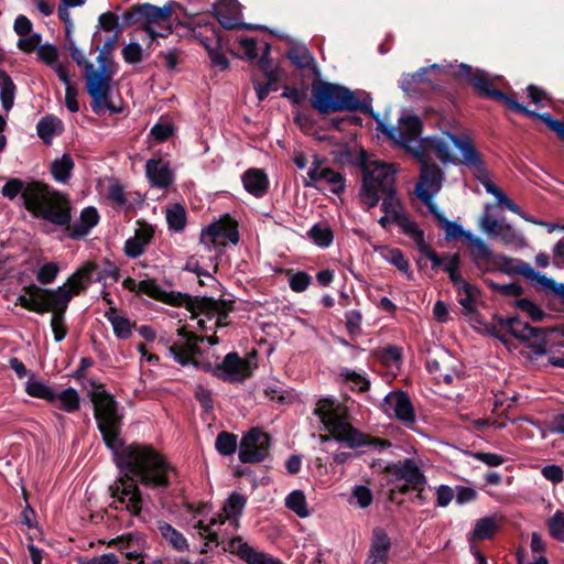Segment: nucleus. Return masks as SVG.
Instances as JSON below:
<instances>
[{
	"label": "nucleus",
	"mask_w": 564,
	"mask_h": 564,
	"mask_svg": "<svg viewBox=\"0 0 564 564\" xmlns=\"http://www.w3.org/2000/svg\"><path fill=\"white\" fill-rule=\"evenodd\" d=\"M98 388L101 390L89 394L94 417L106 447L115 455L117 467L124 473L109 486L110 497L113 498L109 507L126 510L130 516L139 518L143 509L140 485L163 492L171 486V477L178 476V470L152 445H124L120 437L123 416L119 413V403L104 389V384Z\"/></svg>",
	"instance_id": "f257e3e1"
},
{
	"label": "nucleus",
	"mask_w": 564,
	"mask_h": 564,
	"mask_svg": "<svg viewBox=\"0 0 564 564\" xmlns=\"http://www.w3.org/2000/svg\"><path fill=\"white\" fill-rule=\"evenodd\" d=\"M118 35L113 34L101 47L96 46V50H99L96 58L98 68H95L93 63L86 65L85 89L91 98V110L98 116L102 115L105 110H109L111 113L120 112V109L110 100L111 83L118 69L112 56L118 45Z\"/></svg>",
	"instance_id": "f03ea898"
},
{
	"label": "nucleus",
	"mask_w": 564,
	"mask_h": 564,
	"mask_svg": "<svg viewBox=\"0 0 564 564\" xmlns=\"http://www.w3.org/2000/svg\"><path fill=\"white\" fill-rule=\"evenodd\" d=\"M311 94V106L321 115L359 111L378 120V112L371 106L372 98L365 90H350L343 85L314 80Z\"/></svg>",
	"instance_id": "7ed1b4c3"
},
{
	"label": "nucleus",
	"mask_w": 564,
	"mask_h": 564,
	"mask_svg": "<svg viewBox=\"0 0 564 564\" xmlns=\"http://www.w3.org/2000/svg\"><path fill=\"white\" fill-rule=\"evenodd\" d=\"M314 414L321 419L325 429L333 433L335 441L346 444L351 449L362 446H373L379 449H386L391 446L389 440L373 437L348 423L347 408L337 403L332 398L318 400L314 409Z\"/></svg>",
	"instance_id": "20e7f679"
},
{
	"label": "nucleus",
	"mask_w": 564,
	"mask_h": 564,
	"mask_svg": "<svg viewBox=\"0 0 564 564\" xmlns=\"http://www.w3.org/2000/svg\"><path fill=\"white\" fill-rule=\"evenodd\" d=\"M22 291L24 293L17 297L14 305L37 314L51 312L54 340L56 343L64 340L68 333L65 315L70 302V294L63 289L53 291V289L42 288L34 283L24 285Z\"/></svg>",
	"instance_id": "39448f33"
},
{
	"label": "nucleus",
	"mask_w": 564,
	"mask_h": 564,
	"mask_svg": "<svg viewBox=\"0 0 564 564\" xmlns=\"http://www.w3.org/2000/svg\"><path fill=\"white\" fill-rule=\"evenodd\" d=\"M25 209L34 217L46 220L65 230L72 221V202L64 194L41 181L29 182L24 193Z\"/></svg>",
	"instance_id": "423d86ee"
},
{
	"label": "nucleus",
	"mask_w": 564,
	"mask_h": 564,
	"mask_svg": "<svg viewBox=\"0 0 564 564\" xmlns=\"http://www.w3.org/2000/svg\"><path fill=\"white\" fill-rule=\"evenodd\" d=\"M361 174L358 198L365 212L375 208L383 195L397 189L395 170L392 164L371 160Z\"/></svg>",
	"instance_id": "0eeeda50"
},
{
	"label": "nucleus",
	"mask_w": 564,
	"mask_h": 564,
	"mask_svg": "<svg viewBox=\"0 0 564 564\" xmlns=\"http://www.w3.org/2000/svg\"><path fill=\"white\" fill-rule=\"evenodd\" d=\"M160 14L158 6L149 2L133 4L122 13L123 26L139 25L152 41L156 37H166L173 32L172 25H163Z\"/></svg>",
	"instance_id": "6e6552de"
},
{
	"label": "nucleus",
	"mask_w": 564,
	"mask_h": 564,
	"mask_svg": "<svg viewBox=\"0 0 564 564\" xmlns=\"http://www.w3.org/2000/svg\"><path fill=\"white\" fill-rule=\"evenodd\" d=\"M377 130L388 139L399 144L409 152H412L410 143L421 137L423 130L422 120L415 115L403 116L399 119V127L387 126L378 113Z\"/></svg>",
	"instance_id": "1a4fd4ad"
},
{
	"label": "nucleus",
	"mask_w": 564,
	"mask_h": 564,
	"mask_svg": "<svg viewBox=\"0 0 564 564\" xmlns=\"http://www.w3.org/2000/svg\"><path fill=\"white\" fill-rule=\"evenodd\" d=\"M454 77L458 82L465 80L471 85L479 97L503 104L509 97V95L492 86L490 75L484 69L473 68L467 64H460L457 70L454 72Z\"/></svg>",
	"instance_id": "9d476101"
},
{
	"label": "nucleus",
	"mask_w": 564,
	"mask_h": 564,
	"mask_svg": "<svg viewBox=\"0 0 564 564\" xmlns=\"http://www.w3.org/2000/svg\"><path fill=\"white\" fill-rule=\"evenodd\" d=\"M272 437L259 427L250 429L241 438L239 460L243 464L263 462L270 454Z\"/></svg>",
	"instance_id": "9b49d317"
},
{
	"label": "nucleus",
	"mask_w": 564,
	"mask_h": 564,
	"mask_svg": "<svg viewBox=\"0 0 564 564\" xmlns=\"http://www.w3.org/2000/svg\"><path fill=\"white\" fill-rule=\"evenodd\" d=\"M193 36L205 47L212 64L219 66L221 70L229 67V61L223 53V31L215 24L198 25L193 29Z\"/></svg>",
	"instance_id": "f8f14e48"
},
{
	"label": "nucleus",
	"mask_w": 564,
	"mask_h": 564,
	"mask_svg": "<svg viewBox=\"0 0 564 564\" xmlns=\"http://www.w3.org/2000/svg\"><path fill=\"white\" fill-rule=\"evenodd\" d=\"M239 240L238 223L228 214L203 229L200 235L204 243L226 246L227 242L237 245Z\"/></svg>",
	"instance_id": "ddd939ff"
},
{
	"label": "nucleus",
	"mask_w": 564,
	"mask_h": 564,
	"mask_svg": "<svg viewBox=\"0 0 564 564\" xmlns=\"http://www.w3.org/2000/svg\"><path fill=\"white\" fill-rule=\"evenodd\" d=\"M381 409L387 415L394 416L405 426H411L416 422L413 403L408 392L403 390L389 392L383 399Z\"/></svg>",
	"instance_id": "4468645a"
},
{
	"label": "nucleus",
	"mask_w": 564,
	"mask_h": 564,
	"mask_svg": "<svg viewBox=\"0 0 564 564\" xmlns=\"http://www.w3.org/2000/svg\"><path fill=\"white\" fill-rule=\"evenodd\" d=\"M382 473L391 477L389 482L395 484L404 480V482L413 485V489L421 488L427 482L425 475L413 458L389 463L383 467Z\"/></svg>",
	"instance_id": "2eb2a0df"
},
{
	"label": "nucleus",
	"mask_w": 564,
	"mask_h": 564,
	"mask_svg": "<svg viewBox=\"0 0 564 564\" xmlns=\"http://www.w3.org/2000/svg\"><path fill=\"white\" fill-rule=\"evenodd\" d=\"M224 550L237 555L247 564H283L280 558L269 553L257 551L239 535L230 539Z\"/></svg>",
	"instance_id": "dca6fc26"
},
{
	"label": "nucleus",
	"mask_w": 564,
	"mask_h": 564,
	"mask_svg": "<svg viewBox=\"0 0 564 564\" xmlns=\"http://www.w3.org/2000/svg\"><path fill=\"white\" fill-rule=\"evenodd\" d=\"M494 321L500 328L507 330L512 337L519 339L522 343H527L532 337H539L544 333V327L531 326L528 322L522 321L518 314L501 316L499 314L494 315Z\"/></svg>",
	"instance_id": "f3484780"
},
{
	"label": "nucleus",
	"mask_w": 564,
	"mask_h": 564,
	"mask_svg": "<svg viewBox=\"0 0 564 564\" xmlns=\"http://www.w3.org/2000/svg\"><path fill=\"white\" fill-rule=\"evenodd\" d=\"M217 369V378L228 382H242L251 376L249 362L236 351L228 352Z\"/></svg>",
	"instance_id": "a211bd4d"
},
{
	"label": "nucleus",
	"mask_w": 564,
	"mask_h": 564,
	"mask_svg": "<svg viewBox=\"0 0 564 564\" xmlns=\"http://www.w3.org/2000/svg\"><path fill=\"white\" fill-rule=\"evenodd\" d=\"M97 269L98 264L96 262H85L70 276H68L63 285L58 286L54 291H59L63 289L70 294L72 300L73 296L80 294L88 288L91 282L93 274L97 271Z\"/></svg>",
	"instance_id": "6ab92c4d"
},
{
	"label": "nucleus",
	"mask_w": 564,
	"mask_h": 564,
	"mask_svg": "<svg viewBox=\"0 0 564 564\" xmlns=\"http://www.w3.org/2000/svg\"><path fill=\"white\" fill-rule=\"evenodd\" d=\"M468 256L475 267L482 273L491 271V263L495 257L494 250L478 236L468 235Z\"/></svg>",
	"instance_id": "aec40b11"
},
{
	"label": "nucleus",
	"mask_w": 564,
	"mask_h": 564,
	"mask_svg": "<svg viewBox=\"0 0 564 564\" xmlns=\"http://www.w3.org/2000/svg\"><path fill=\"white\" fill-rule=\"evenodd\" d=\"M145 175L153 187L169 188L173 181V173L167 162L161 159H149L145 163Z\"/></svg>",
	"instance_id": "412c9836"
},
{
	"label": "nucleus",
	"mask_w": 564,
	"mask_h": 564,
	"mask_svg": "<svg viewBox=\"0 0 564 564\" xmlns=\"http://www.w3.org/2000/svg\"><path fill=\"white\" fill-rule=\"evenodd\" d=\"M100 216L96 207L88 206L80 212L79 221L69 223L66 231L69 238L79 240L86 237L99 223Z\"/></svg>",
	"instance_id": "4be33fe9"
},
{
	"label": "nucleus",
	"mask_w": 564,
	"mask_h": 564,
	"mask_svg": "<svg viewBox=\"0 0 564 564\" xmlns=\"http://www.w3.org/2000/svg\"><path fill=\"white\" fill-rule=\"evenodd\" d=\"M214 15L225 30H236L241 15L240 3L238 0H218Z\"/></svg>",
	"instance_id": "5701e85b"
},
{
	"label": "nucleus",
	"mask_w": 564,
	"mask_h": 564,
	"mask_svg": "<svg viewBox=\"0 0 564 564\" xmlns=\"http://www.w3.org/2000/svg\"><path fill=\"white\" fill-rule=\"evenodd\" d=\"M182 295L183 299H178L181 303L177 306H184L193 315L205 314L212 318L219 308V302L214 297L192 296L187 293H182Z\"/></svg>",
	"instance_id": "b1692460"
},
{
	"label": "nucleus",
	"mask_w": 564,
	"mask_h": 564,
	"mask_svg": "<svg viewBox=\"0 0 564 564\" xmlns=\"http://www.w3.org/2000/svg\"><path fill=\"white\" fill-rule=\"evenodd\" d=\"M491 265L496 267L500 272L512 275L520 274L527 279L533 280L538 283V276H530L525 270H530L533 273H540L535 271L528 262L523 260L512 259L508 256L495 253Z\"/></svg>",
	"instance_id": "393cba45"
},
{
	"label": "nucleus",
	"mask_w": 564,
	"mask_h": 564,
	"mask_svg": "<svg viewBox=\"0 0 564 564\" xmlns=\"http://www.w3.org/2000/svg\"><path fill=\"white\" fill-rule=\"evenodd\" d=\"M138 292L172 306L180 305L178 299H183L181 292L164 291L153 279L138 282Z\"/></svg>",
	"instance_id": "a878e982"
},
{
	"label": "nucleus",
	"mask_w": 564,
	"mask_h": 564,
	"mask_svg": "<svg viewBox=\"0 0 564 564\" xmlns=\"http://www.w3.org/2000/svg\"><path fill=\"white\" fill-rule=\"evenodd\" d=\"M241 180L245 189L254 197L261 198L268 193L269 180L263 170L251 167L242 174Z\"/></svg>",
	"instance_id": "bb28decb"
},
{
	"label": "nucleus",
	"mask_w": 564,
	"mask_h": 564,
	"mask_svg": "<svg viewBox=\"0 0 564 564\" xmlns=\"http://www.w3.org/2000/svg\"><path fill=\"white\" fill-rule=\"evenodd\" d=\"M448 138L453 145L460 152V163L465 166L475 165L482 160V155L468 137L449 133Z\"/></svg>",
	"instance_id": "cd10ccee"
},
{
	"label": "nucleus",
	"mask_w": 564,
	"mask_h": 564,
	"mask_svg": "<svg viewBox=\"0 0 564 564\" xmlns=\"http://www.w3.org/2000/svg\"><path fill=\"white\" fill-rule=\"evenodd\" d=\"M443 172L440 166L434 162L422 160L420 171V182L423 188L431 193H437L442 187Z\"/></svg>",
	"instance_id": "c85d7f7f"
},
{
	"label": "nucleus",
	"mask_w": 564,
	"mask_h": 564,
	"mask_svg": "<svg viewBox=\"0 0 564 564\" xmlns=\"http://www.w3.org/2000/svg\"><path fill=\"white\" fill-rule=\"evenodd\" d=\"M334 159L338 164L356 166L361 172L366 170V166L371 161L368 152L362 148H360L359 151H355L350 148L336 151L334 152Z\"/></svg>",
	"instance_id": "c756f323"
},
{
	"label": "nucleus",
	"mask_w": 564,
	"mask_h": 564,
	"mask_svg": "<svg viewBox=\"0 0 564 564\" xmlns=\"http://www.w3.org/2000/svg\"><path fill=\"white\" fill-rule=\"evenodd\" d=\"M499 524L492 516L480 518L476 521L474 530L469 533L470 546L476 541L491 540L499 530Z\"/></svg>",
	"instance_id": "7c9ffc66"
},
{
	"label": "nucleus",
	"mask_w": 564,
	"mask_h": 564,
	"mask_svg": "<svg viewBox=\"0 0 564 564\" xmlns=\"http://www.w3.org/2000/svg\"><path fill=\"white\" fill-rule=\"evenodd\" d=\"M381 199L388 205L392 223L397 224L401 229L412 220L404 209L402 200L398 195V189L383 195Z\"/></svg>",
	"instance_id": "2f4dec72"
},
{
	"label": "nucleus",
	"mask_w": 564,
	"mask_h": 564,
	"mask_svg": "<svg viewBox=\"0 0 564 564\" xmlns=\"http://www.w3.org/2000/svg\"><path fill=\"white\" fill-rule=\"evenodd\" d=\"M391 546L392 542L386 529L381 527H375L371 531L368 554L376 557L382 556L389 558V552L391 550Z\"/></svg>",
	"instance_id": "473e14b6"
},
{
	"label": "nucleus",
	"mask_w": 564,
	"mask_h": 564,
	"mask_svg": "<svg viewBox=\"0 0 564 564\" xmlns=\"http://www.w3.org/2000/svg\"><path fill=\"white\" fill-rule=\"evenodd\" d=\"M158 530L162 538L177 552L188 550V542L184 534L165 521H159Z\"/></svg>",
	"instance_id": "72a5a7b5"
},
{
	"label": "nucleus",
	"mask_w": 564,
	"mask_h": 564,
	"mask_svg": "<svg viewBox=\"0 0 564 564\" xmlns=\"http://www.w3.org/2000/svg\"><path fill=\"white\" fill-rule=\"evenodd\" d=\"M25 392L32 398L42 399L50 403L57 401V393L43 381L35 379L33 373L25 383Z\"/></svg>",
	"instance_id": "f704fd0d"
},
{
	"label": "nucleus",
	"mask_w": 564,
	"mask_h": 564,
	"mask_svg": "<svg viewBox=\"0 0 564 564\" xmlns=\"http://www.w3.org/2000/svg\"><path fill=\"white\" fill-rule=\"evenodd\" d=\"M74 161L68 153H64L61 159H56L51 163V174L58 183H67L72 177L74 170Z\"/></svg>",
	"instance_id": "c9c22d12"
},
{
	"label": "nucleus",
	"mask_w": 564,
	"mask_h": 564,
	"mask_svg": "<svg viewBox=\"0 0 564 564\" xmlns=\"http://www.w3.org/2000/svg\"><path fill=\"white\" fill-rule=\"evenodd\" d=\"M380 251V254L399 271L405 273L408 279H412V272L410 271V264L404 257V253L399 248H389L388 246H381L376 248Z\"/></svg>",
	"instance_id": "e433bc0d"
},
{
	"label": "nucleus",
	"mask_w": 564,
	"mask_h": 564,
	"mask_svg": "<svg viewBox=\"0 0 564 564\" xmlns=\"http://www.w3.org/2000/svg\"><path fill=\"white\" fill-rule=\"evenodd\" d=\"M17 86L9 74L0 68V100L2 108L9 112L14 105Z\"/></svg>",
	"instance_id": "4c0bfd02"
},
{
	"label": "nucleus",
	"mask_w": 564,
	"mask_h": 564,
	"mask_svg": "<svg viewBox=\"0 0 564 564\" xmlns=\"http://www.w3.org/2000/svg\"><path fill=\"white\" fill-rule=\"evenodd\" d=\"M105 317L110 322L113 328L115 335L119 339H128L132 335V324L129 318L119 316L116 307H110L106 313Z\"/></svg>",
	"instance_id": "58836bf2"
},
{
	"label": "nucleus",
	"mask_w": 564,
	"mask_h": 564,
	"mask_svg": "<svg viewBox=\"0 0 564 564\" xmlns=\"http://www.w3.org/2000/svg\"><path fill=\"white\" fill-rule=\"evenodd\" d=\"M62 126V120L53 115H47L40 119L36 124V132L44 144L50 145L56 132V128Z\"/></svg>",
	"instance_id": "ea45409f"
},
{
	"label": "nucleus",
	"mask_w": 564,
	"mask_h": 564,
	"mask_svg": "<svg viewBox=\"0 0 564 564\" xmlns=\"http://www.w3.org/2000/svg\"><path fill=\"white\" fill-rule=\"evenodd\" d=\"M247 505V497L238 494L231 492L229 497L226 499L223 511L226 514V519L237 521L238 518L242 516L243 509Z\"/></svg>",
	"instance_id": "a19ab883"
},
{
	"label": "nucleus",
	"mask_w": 564,
	"mask_h": 564,
	"mask_svg": "<svg viewBox=\"0 0 564 564\" xmlns=\"http://www.w3.org/2000/svg\"><path fill=\"white\" fill-rule=\"evenodd\" d=\"M512 306L525 313L534 323L542 322L547 315L538 304L528 297L514 300Z\"/></svg>",
	"instance_id": "79ce46f5"
},
{
	"label": "nucleus",
	"mask_w": 564,
	"mask_h": 564,
	"mask_svg": "<svg viewBox=\"0 0 564 564\" xmlns=\"http://www.w3.org/2000/svg\"><path fill=\"white\" fill-rule=\"evenodd\" d=\"M507 108L511 111L521 113L528 118L540 119L546 127L550 119H554L550 112L539 113L535 110L529 109L527 106L520 104L512 96H509L507 101L505 102Z\"/></svg>",
	"instance_id": "37998d69"
},
{
	"label": "nucleus",
	"mask_w": 564,
	"mask_h": 564,
	"mask_svg": "<svg viewBox=\"0 0 564 564\" xmlns=\"http://www.w3.org/2000/svg\"><path fill=\"white\" fill-rule=\"evenodd\" d=\"M402 231L405 235H410L417 248V251L422 253L423 256H426L431 250V246L426 243L425 241V235L424 231L417 226V224L414 220H411L403 228Z\"/></svg>",
	"instance_id": "c03bdc74"
},
{
	"label": "nucleus",
	"mask_w": 564,
	"mask_h": 564,
	"mask_svg": "<svg viewBox=\"0 0 564 564\" xmlns=\"http://www.w3.org/2000/svg\"><path fill=\"white\" fill-rule=\"evenodd\" d=\"M285 506L300 518H305L310 514L305 495L301 490H293L289 494L285 499Z\"/></svg>",
	"instance_id": "a18cd8bd"
},
{
	"label": "nucleus",
	"mask_w": 564,
	"mask_h": 564,
	"mask_svg": "<svg viewBox=\"0 0 564 564\" xmlns=\"http://www.w3.org/2000/svg\"><path fill=\"white\" fill-rule=\"evenodd\" d=\"M315 245L321 248H327L334 240V232L329 226L315 224L307 232Z\"/></svg>",
	"instance_id": "49530a36"
},
{
	"label": "nucleus",
	"mask_w": 564,
	"mask_h": 564,
	"mask_svg": "<svg viewBox=\"0 0 564 564\" xmlns=\"http://www.w3.org/2000/svg\"><path fill=\"white\" fill-rule=\"evenodd\" d=\"M169 228L176 232L184 230L186 226V210L181 204H174L166 210Z\"/></svg>",
	"instance_id": "de8ad7c7"
},
{
	"label": "nucleus",
	"mask_w": 564,
	"mask_h": 564,
	"mask_svg": "<svg viewBox=\"0 0 564 564\" xmlns=\"http://www.w3.org/2000/svg\"><path fill=\"white\" fill-rule=\"evenodd\" d=\"M57 401H59L58 409L68 413L76 412L80 406L79 394L72 387L57 393Z\"/></svg>",
	"instance_id": "09e8293b"
},
{
	"label": "nucleus",
	"mask_w": 564,
	"mask_h": 564,
	"mask_svg": "<svg viewBox=\"0 0 564 564\" xmlns=\"http://www.w3.org/2000/svg\"><path fill=\"white\" fill-rule=\"evenodd\" d=\"M215 447L220 455L229 456L237 451V436L223 431L216 437Z\"/></svg>",
	"instance_id": "8fccbe9b"
},
{
	"label": "nucleus",
	"mask_w": 564,
	"mask_h": 564,
	"mask_svg": "<svg viewBox=\"0 0 564 564\" xmlns=\"http://www.w3.org/2000/svg\"><path fill=\"white\" fill-rule=\"evenodd\" d=\"M340 377H343L345 382L352 383L351 389L359 393L367 392L370 389V381L355 370L345 368L341 370Z\"/></svg>",
	"instance_id": "3c124183"
},
{
	"label": "nucleus",
	"mask_w": 564,
	"mask_h": 564,
	"mask_svg": "<svg viewBox=\"0 0 564 564\" xmlns=\"http://www.w3.org/2000/svg\"><path fill=\"white\" fill-rule=\"evenodd\" d=\"M322 180L326 182L327 184L333 185L330 192L335 195H340L344 193L346 188L345 184V177L341 175V173L336 172L335 170L330 167H322Z\"/></svg>",
	"instance_id": "603ef678"
},
{
	"label": "nucleus",
	"mask_w": 564,
	"mask_h": 564,
	"mask_svg": "<svg viewBox=\"0 0 564 564\" xmlns=\"http://www.w3.org/2000/svg\"><path fill=\"white\" fill-rule=\"evenodd\" d=\"M29 187V183H25L21 178H10L1 189V193L4 197L13 200L18 195H21L23 199V205L25 206V196L24 193Z\"/></svg>",
	"instance_id": "864d4df0"
},
{
	"label": "nucleus",
	"mask_w": 564,
	"mask_h": 564,
	"mask_svg": "<svg viewBox=\"0 0 564 564\" xmlns=\"http://www.w3.org/2000/svg\"><path fill=\"white\" fill-rule=\"evenodd\" d=\"M415 194L416 196L426 205L429 212L433 215L434 219L437 224H441L444 218H446L437 208V206L433 203V195L435 193L429 192L426 188H423L422 184L415 185Z\"/></svg>",
	"instance_id": "5fc2aeb1"
},
{
	"label": "nucleus",
	"mask_w": 564,
	"mask_h": 564,
	"mask_svg": "<svg viewBox=\"0 0 564 564\" xmlns=\"http://www.w3.org/2000/svg\"><path fill=\"white\" fill-rule=\"evenodd\" d=\"M485 283L492 292H498L502 296L519 297L524 293V289L517 282L499 284L490 279H486Z\"/></svg>",
	"instance_id": "6e6d98bb"
},
{
	"label": "nucleus",
	"mask_w": 564,
	"mask_h": 564,
	"mask_svg": "<svg viewBox=\"0 0 564 564\" xmlns=\"http://www.w3.org/2000/svg\"><path fill=\"white\" fill-rule=\"evenodd\" d=\"M438 225L445 230V240L447 241H453L460 238H465L467 240L468 235H473V232L465 230L456 221H451L447 218H444Z\"/></svg>",
	"instance_id": "4d7b16f0"
},
{
	"label": "nucleus",
	"mask_w": 564,
	"mask_h": 564,
	"mask_svg": "<svg viewBox=\"0 0 564 564\" xmlns=\"http://www.w3.org/2000/svg\"><path fill=\"white\" fill-rule=\"evenodd\" d=\"M98 22L100 29H102L106 32L115 31V34H117L118 36L124 29L128 28L123 26V22L120 24L118 15L110 11L100 14Z\"/></svg>",
	"instance_id": "13d9d810"
},
{
	"label": "nucleus",
	"mask_w": 564,
	"mask_h": 564,
	"mask_svg": "<svg viewBox=\"0 0 564 564\" xmlns=\"http://www.w3.org/2000/svg\"><path fill=\"white\" fill-rule=\"evenodd\" d=\"M528 272V275L538 276V283L543 286L544 289L551 291L555 295L560 296L562 301L564 302V283H556L553 279L547 278L546 275L542 273H533L529 269L525 270Z\"/></svg>",
	"instance_id": "bf43d9fd"
},
{
	"label": "nucleus",
	"mask_w": 564,
	"mask_h": 564,
	"mask_svg": "<svg viewBox=\"0 0 564 564\" xmlns=\"http://www.w3.org/2000/svg\"><path fill=\"white\" fill-rule=\"evenodd\" d=\"M58 272L59 268L55 262H47L39 269L36 280L42 285L51 284L55 281Z\"/></svg>",
	"instance_id": "052dcab7"
},
{
	"label": "nucleus",
	"mask_w": 564,
	"mask_h": 564,
	"mask_svg": "<svg viewBox=\"0 0 564 564\" xmlns=\"http://www.w3.org/2000/svg\"><path fill=\"white\" fill-rule=\"evenodd\" d=\"M169 351L173 359L181 366L193 365L194 367H198V361L192 358L181 344L175 343L171 345Z\"/></svg>",
	"instance_id": "680f3d73"
},
{
	"label": "nucleus",
	"mask_w": 564,
	"mask_h": 564,
	"mask_svg": "<svg viewBox=\"0 0 564 564\" xmlns=\"http://www.w3.org/2000/svg\"><path fill=\"white\" fill-rule=\"evenodd\" d=\"M36 52L39 59L47 66L54 67L56 64H58V52L56 46L53 44L46 43L40 45Z\"/></svg>",
	"instance_id": "e2e57ef3"
},
{
	"label": "nucleus",
	"mask_w": 564,
	"mask_h": 564,
	"mask_svg": "<svg viewBox=\"0 0 564 564\" xmlns=\"http://www.w3.org/2000/svg\"><path fill=\"white\" fill-rule=\"evenodd\" d=\"M497 237H499L503 243H516L521 245L523 242V237L519 234L511 225L502 224L499 226V230L497 231Z\"/></svg>",
	"instance_id": "0e129e2a"
},
{
	"label": "nucleus",
	"mask_w": 564,
	"mask_h": 564,
	"mask_svg": "<svg viewBox=\"0 0 564 564\" xmlns=\"http://www.w3.org/2000/svg\"><path fill=\"white\" fill-rule=\"evenodd\" d=\"M174 133V126L170 121L155 123L150 131V135L156 142H165Z\"/></svg>",
	"instance_id": "69168bd1"
},
{
	"label": "nucleus",
	"mask_w": 564,
	"mask_h": 564,
	"mask_svg": "<svg viewBox=\"0 0 564 564\" xmlns=\"http://www.w3.org/2000/svg\"><path fill=\"white\" fill-rule=\"evenodd\" d=\"M286 57L297 68H306L311 65L313 57L307 50L299 51L297 48H290L286 53Z\"/></svg>",
	"instance_id": "338daca9"
},
{
	"label": "nucleus",
	"mask_w": 564,
	"mask_h": 564,
	"mask_svg": "<svg viewBox=\"0 0 564 564\" xmlns=\"http://www.w3.org/2000/svg\"><path fill=\"white\" fill-rule=\"evenodd\" d=\"M550 534L557 541L564 542V513L556 511L549 520Z\"/></svg>",
	"instance_id": "774afa93"
}]
</instances>
